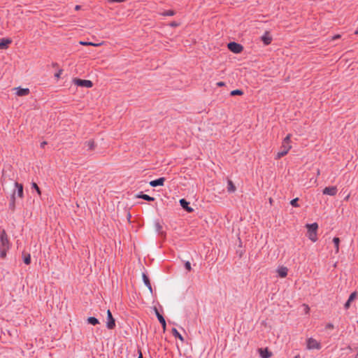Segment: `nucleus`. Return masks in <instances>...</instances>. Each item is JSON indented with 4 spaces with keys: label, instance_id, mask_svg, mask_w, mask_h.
Segmentation results:
<instances>
[{
    "label": "nucleus",
    "instance_id": "21",
    "mask_svg": "<svg viewBox=\"0 0 358 358\" xmlns=\"http://www.w3.org/2000/svg\"><path fill=\"white\" fill-rule=\"evenodd\" d=\"M236 188L234 185V182L231 180H228L227 181V191L229 193L234 192Z\"/></svg>",
    "mask_w": 358,
    "mask_h": 358
},
{
    "label": "nucleus",
    "instance_id": "34",
    "mask_svg": "<svg viewBox=\"0 0 358 358\" xmlns=\"http://www.w3.org/2000/svg\"><path fill=\"white\" fill-rule=\"evenodd\" d=\"M185 268H186L188 271H191L192 267H191L190 262H189V261H187V262H185Z\"/></svg>",
    "mask_w": 358,
    "mask_h": 358
},
{
    "label": "nucleus",
    "instance_id": "47",
    "mask_svg": "<svg viewBox=\"0 0 358 358\" xmlns=\"http://www.w3.org/2000/svg\"><path fill=\"white\" fill-rule=\"evenodd\" d=\"M355 34H358V29L355 31Z\"/></svg>",
    "mask_w": 358,
    "mask_h": 358
},
{
    "label": "nucleus",
    "instance_id": "42",
    "mask_svg": "<svg viewBox=\"0 0 358 358\" xmlns=\"http://www.w3.org/2000/svg\"><path fill=\"white\" fill-rule=\"evenodd\" d=\"M170 25H171V27H177V26H178V24L177 22H171V23L170 24Z\"/></svg>",
    "mask_w": 358,
    "mask_h": 358
},
{
    "label": "nucleus",
    "instance_id": "48",
    "mask_svg": "<svg viewBox=\"0 0 358 358\" xmlns=\"http://www.w3.org/2000/svg\"><path fill=\"white\" fill-rule=\"evenodd\" d=\"M357 323H358V320H357Z\"/></svg>",
    "mask_w": 358,
    "mask_h": 358
},
{
    "label": "nucleus",
    "instance_id": "43",
    "mask_svg": "<svg viewBox=\"0 0 358 358\" xmlns=\"http://www.w3.org/2000/svg\"><path fill=\"white\" fill-rule=\"evenodd\" d=\"M46 144H47V142H46V141H43V142L41 143V148H43Z\"/></svg>",
    "mask_w": 358,
    "mask_h": 358
},
{
    "label": "nucleus",
    "instance_id": "9",
    "mask_svg": "<svg viewBox=\"0 0 358 358\" xmlns=\"http://www.w3.org/2000/svg\"><path fill=\"white\" fill-rule=\"evenodd\" d=\"M166 179L164 177L157 178L156 180H152L150 182V185L151 187H155L157 186H163Z\"/></svg>",
    "mask_w": 358,
    "mask_h": 358
},
{
    "label": "nucleus",
    "instance_id": "41",
    "mask_svg": "<svg viewBox=\"0 0 358 358\" xmlns=\"http://www.w3.org/2000/svg\"><path fill=\"white\" fill-rule=\"evenodd\" d=\"M224 82H219L217 83V85L219 86V87H222V86H224Z\"/></svg>",
    "mask_w": 358,
    "mask_h": 358
},
{
    "label": "nucleus",
    "instance_id": "23",
    "mask_svg": "<svg viewBox=\"0 0 358 358\" xmlns=\"http://www.w3.org/2000/svg\"><path fill=\"white\" fill-rule=\"evenodd\" d=\"M85 144L87 147L88 150H94L96 148V144L94 140H90L85 142Z\"/></svg>",
    "mask_w": 358,
    "mask_h": 358
},
{
    "label": "nucleus",
    "instance_id": "28",
    "mask_svg": "<svg viewBox=\"0 0 358 358\" xmlns=\"http://www.w3.org/2000/svg\"><path fill=\"white\" fill-rule=\"evenodd\" d=\"M87 322H88L89 324H91L92 325H96V324L99 323V320L96 318L94 317H88Z\"/></svg>",
    "mask_w": 358,
    "mask_h": 358
},
{
    "label": "nucleus",
    "instance_id": "35",
    "mask_svg": "<svg viewBox=\"0 0 358 358\" xmlns=\"http://www.w3.org/2000/svg\"><path fill=\"white\" fill-rule=\"evenodd\" d=\"M303 306L304 308V311H305L306 314H308L310 312L309 306L307 304H303Z\"/></svg>",
    "mask_w": 358,
    "mask_h": 358
},
{
    "label": "nucleus",
    "instance_id": "18",
    "mask_svg": "<svg viewBox=\"0 0 358 358\" xmlns=\"http://www.w3.org/2000/svg\"><path fill=\"white\" fill-rule=\"evenodd\" d=\"M17 95L20 96H27L29 93V90L28 88H20L17 87Z\"/></svg>",
    "mask_w": 358,
    "mask_h": 358
},
{
    "label": "nucleus",
    "instance_id": "30",
    "mask_svg": "<svg viewBox=\"0 0 358 358\" xmlns=\"http://www.w3.org/2000/svg\"><path fill=\"white\" fill-rule=\"evenodd\" d=\"M230 94L231 96L242 95L243 94V92L241 90H234L231 92Z\"/></svg>",
    "mask_w": 358,
    "mask_h": 358
},
{
    "label": "nucleus",
    "instance_id": "40",
    "mask_svg": "<svg viewBox=\"0 0 358 358\" xmlns=\"http://www.w3.org/2000/svg\"><path fill=\"white\" fill-rule=\"evenodd\" d=\"M340 38H341V35L336 34V35H335V36H334L332 37V40L334 41V40H336V39Z\"/></svg>",
    "mask_w": 358,
    "mask_h": 358
},
{
    "label": "nucleus",
    "instance_id": "29",
    "mask_svg": "<svg viewBox=\"0 0 358 358\" xmlns=\"http://www.w3.org/2000/svg\"><path fill=\"white\" fill-rule=\"evenodd\" d=\"M160 15H162L163 16H173L175 15V12L173 10H165L162 13H160Z\"/></svg>",
    "mask_w": 358,
    "mask_h": 358
},
{
    "label": "nucleus",
    "instance_id": "37",
    "mask_svg": "<svg viewBox=\"0 0 358 358\" xmlns=\"http://www.w3.org/2000/svg\"><path fill=\"white\" fill-rule=\"evenodd\" d=\"M334 324H331V323H328L327 325H326V329H329V330H331L334 329Z\"/></svg>",
    "mask_w": 358,
    "mask_h": 358
},
{
    "label": "nucleus",
    "instance_id": "3",
    "mask_svg": "<svg viewBox=\"0 0 358 358\" xmlns=\"http://www.w3.org/2000/svg\"><path fill=\"white\" fill-rule=\"evenodd\" d=\"M73 82L75 85L80 86V87L90 88L93 86L92 82L89 80H82L80 78H74L73 80Z\"/></svg>",
    "mask_w": 358,
    "mask_h": 358
},
{
    "label": "nucleus",
    "instance_id": "14",
    "mask_svg": "<svg viewBox=\"0 0 358 358\" xmlns=\"http://www.w3.org/2000/svg\"><path fill=\"white\" fill-rule=\"evenodd\" d=\"M180 206L185 208L187 212L191 213L193 211V208L189 206V203L185 199H181L180 200Z\"/></svg>",
    "mask_w": 358,
    "mask_h": 358
},
{
    "label": "nucleus",
    "instance_id": "45",
    "mask_svg": "<svg viewBox=\"0 0 358 358\" xmlns=\"http://www.w3.org/2000/svg\"><path fill=\"white\" fill-rule=\"evenodd\" d=\"M138 358H143V355H142V353H141V351L139 352V356H138Z\"/></svg>",
    "mask_w": 358,
    "mask_h": 358
},
{
    "label": "nucleus",
    "instance_id": "7",
    "mask_svg": "<svg viewBox=\"0 0 358 358\" xmlns=\"http://www.w3.org/2000/svg\"><path fill=\"white\" fill-rule=\"evenodd\" d=\"M338 192V189L336 186L326 187L323 190L322 193L326 195L335 196Z\"/></svg>",
    "mask_w": 358,
    "mask_h": 358
},
{
    "label": "nucleus",
    "instance_id": "17",
    "mask_svg": "<svg viewBox=\"0 0 358 358\" xmlns=\"http://www.w3.org/2000/svg\"><path fill=\"white\" fill-rule=\"evenodd\" d=\"M155 313H156V315H157L159 322L162 324L163 330L164 331L166 330V321H165L164 317L158 312L157 308H155Z\"/></svg>",
    "mask_w": 358,
    "mask_h": 358
},
{
    "label": "nucleus",
    "instance_id": "8",
    "mask_svg": "<svg viewBox=\"0 0 358 358\" xmlns=\"http://www.w3.org/2000/svg\"><path fill=\"white\" fill-rule=\"evenodd\" d=\"M358 297V293L357 292H352L346 303L344 305L345 309H348L350 307L351 303Z\"/></svg>",
    "mask_w": 358,
    "mask_h": 358
},
{
    "label": "nucleus",
    "instance_id": "32",
    "mask_svg": "<svg viewBox=\"0 0 358 358\" xmlns=\"http://www.w3.org/2000/svg\"><path fill=\"white\" fill-rule=\"evenodd\" d=\"M31 187L33 189H35L38 193V195H41V190H40V188L38 187V186L37 185L36 183L35 182H33L32 185H31Z\"/></svg>",
    "mask_w": 358,
    "mask_h": 358
},
{
    "label": "nucleus",
    "instance_id": "22",
    "mask_svg": "<svg viewBox=\"0 0 358 358\" xmlns=\"http://www.w3.org/2000/svg\"><path fill=\"white\" fill-rule=\"evenodd\" d=\"M22 258L24 264L27 265H29L31 263V256L29 253H27L25 251H23Z\"/></svg>",
    "mask_w": 358,
    "mask_h": 358
},
{
    "label": "nucleus",
    "instance_id": "46",
    "mask_svg": "<svg viewBox=\"0 0 358 358\" xmlns=\"http://www.w3.org/2000/svg\"><path fill=\"white\" fill-rule=\"evenodd\" d=\"M350 197V195H348L345 198V200H348Z\"/></svg>",
    "mask_w": 358,
    "mask_h": 358
},
{
    "label": "nucleus",
    "instance_id": "27",
    "mask_svg": "<svg viewBox=\"0 0 358 358\" xmlns=\"http://www.w3.org/2000/svg\"><path fill=\"white\" fill-rule=\"evenodd\" d=\"M15 192H13L12 196H11V200L9 203L10 208L12 210H14L15 208Z\"/></svg>",
    "mask_w": 358,
    "mask_h": 358
},
{
    "label": "nucleus",
    "instance_id": "4",
    "mask_svg": "<svg viewBox=\"0 0 358 358\" xmlns=\"http://www.w3.org/2000/svg\"><path fill=\"white\" fill-rule=\"evenodd\" d=\"M307 348L308 350H320L321 348V344L316 339L309 338L307 340Z\"/></svg>",
    "mask_w": 358,
    "mask_h": 358
},
{
    "label": "nucleus",
    "instance_id": "36",
    "mask_svg": "<svg viewBox=\"0 0 358 358\" xmlns=\"http://www.w3.org/2000/svg\"><path fill=\"white\" fill-rule=\"evenodd\" d=\"M6 255V251L3 249V250H0V256L2 258H4Z\"/></svg>",
    "mask_w": 358,
    "mask_h": 358
},
{
    "label": "nucleus",
    "instance_id": "6",
    "mask_svg": "<svg viewBox=\"0 0 358 358\" xmlns=\"http://www.w3.org/2000/svg\"><path fill=\"white\" fill-rule=\"evenodd\" d=\"M106 327L109 329H113L115 327V319L113 318L112 313L110 310H107V322Z\"/></svg>",
    "mask_w": 358,
    "mask_h": 358
},
{
    "label": "nucleus",
    "instance_id": "5",
    "mask_svg": "<svg viewBox=\"0 0 358 358\" xmlns=\"http://www.w3.org/2000/svg\"><path fill=\"white\" fill-rule=\"evenodd\" d=\"M228 48L230 51H231L234 53H240L242 52L243 47L236 42H230L228 43Z\"/></svg>",
    "mask_w": 358,
    "mask_h": 358
},
{
    "label": "nucleus",
    "instance_id": "31",
    "mask_svg": "<svg viewBox=\"0 0 358 358\" xmlns=\"http://www.w3.org/2000/svg\"><path fill=\"white\" fill-rule=\"evenodd\" d=\"M298 201H299V199L298 198H295L294 199H292L291 201H290V204L293 206V207H299V205L298 204Z\"/></svg>",
    "mask_w": 358,
    "mask_h": 358
},
{
    "label": "nucleus",
    "instance_id": "38",
    "mask_svg": "<svg viewBox=\"0 0 358 358\" xmlns=\"http://www.w3.org/2000/svg\"><path fill=\"white\" fill-rule=\"evenodd\" d=\"M109 2L110 3H122V2H125L127 0H108Z\"/></svg>",
    "mask_w": 358,
    "mask_h": 358
},
{
    "label": "nucleus",
    "instance_id": "20",
    "mask_svg": "<svg viewBox=\"0 0 358 358\" xmlns=\"http://www.w3.org/2000/svg\"><path fill=\"white\" fill-rule=\"evenodd\" d=\"M137 198L143 199L148 201H153L155 200L154 197H152L148 194H145L143 192H141L139 194H138Z\"/></svg>",
    "mask_w": 358,
    "mask_h": 358
},
{
    "label": "nucleus",
    "instance_id": "26",
    "mask_svg": "<svg viewBox=\"0 0 358 358\" xmlns=\"http://www.w3.org/2000/svg\"><path fill=\"white\" fill-rule=\"evenodd\" d=\"M143 279L145 285L148 287V288L150 290V292H152V287H151L150 280L145 274H143Z\"/></svg>",
    "mask_w": 358,
    "mask_h": 358
},
{
    "label": "nucleus",
    "instance_id": "10",
    "mask_svg": "<svg viewBox=\"0 0 358 358\" xmlns=\"http://www.w3.org/2000/svg\"><path fill=\"white\" fill-rule=\"evenodd\" d=\"M15 189L13 192H15V194H17V196L20 198L23 197V185L17 182H15Z\"/></svg>",
    "mask_w": 358,
    "mask_h": 358
},
{
    "label": "nucleus",
    "instance_id": "44",
    "mask_svg": "<svg viewBox=\"0 0 358 358\" xmlns=\"http://www.w3.org/2000/svg\"><path fill=\"white\" fill-rule=\"evenodd\" d=\"M81 6L80 5H76L75 6V10H79L80 9Z\"/></svg>",
    "mask_w": 358,
    "mask_h": 358
},
{
    "label": "nucleus",
    "instance_id": "15",
    "mask_svg": "<svg viewBox=\"0 0 358 358\" xmlns=\"http://www.w3.org/2000/svg\"><path fill=\"white\" fill-rule=\"evenodd\" d=\"M0 241L1 242L2 246H6L8 244V238L6 233L4 230L2 231L1 235H0Z\"/></svg>",
    "mask_w": 358,
    "mask_h": 358
},
{
    "label": "nucleus",
    "instance_id": "2",
    "mask_svg": "<svg viewBox=\"0 0 358 358\" xmlns=\"http://www.w3.org/2000/svg\"><path fill=\"white\" fill-rule=\"evenodd\" d=\"M308 237L313 241H315L317 238V230L318 228V225L316 222L307 224Z\"/></svg>",
    "mask_w": 358,
    "mask_h": 358
},
{
    "label": "nucleus",
    "instance_id": "1",
    "mask_svg": "<svg viewBox=\"0 0 358 358\" xmlns=\"http://www.w3.org/2000/svg\"><path fill=\"white\" fill-rule=\"evenodd\" d=\"M291 134H287L286 137L283 139L282 142V145L280 147V151L276 154L275 157V159H280L281 157L286 155L289 150L292 148L291 143Z\"/></svg>",
    "mask_w": 358,
    "mask_h": 358
},
{
    "label": "nucleus",
    "instance_id": "49",
    "mask_svg": "<svg viewBox=\"0 0 358 358\" xmlns=\"http://www.w3.org/2000/svg\"><path fill=\"white\" fill-rule=\"evenodd\" d=\"M296 358H297V357H296Z\"/></svg>",
    "mask_w": 358,
    "mask_h": 358
},
{
    "label": "nucleus",
    "instance_id": "11",
    "mask_svg": "<svg viewBox=\"0 0 358 358\" xmlns=\"http://www.w3.org/2000/svg\"><path fill=\"white\" fill-rule=\"evenodd\" d=\"M12 43V40L8 38H3L0 40V49L8 48V45Z\"/></svg>",
    "mask_w": 358,
    "mask_h": 358
},
{
    "label": "nucleus",
    "instance_id": "24",
    "mask_svg": "<svg viewBox=\"0 0 358 358\" xmlns=\"http://www.w3.org/2000/svg\"><path fill=\"white\" fill-rule=\"evenodd\" d=\"M172 334L173 335L179 338L182 342H184V338L182 336V335L177 331V329L176 328H173L172 329Z\"/></svg>",
    "mask_w": 358,
    "mask_h": 358
},
{
    "label": "nucleus",
    "instance_id": "25",
    "mask_svg": "<svg viewBox=\"0 0 358 358\" xmlns=\"http://www.w3.org/2000/svg\"><path fill=\"white\" fill-rule=\"evenodd\" d=\"M79 43L82 45H92V46H94V47H97V46H99L101 45V43H94L92 42H87V41H80L79 42Z\"/></svg>",
    "mask_w": 358,
    "mask_h": 358
},
{
    "label": "nucleus",
    "instance_id": "39",
    "mask_svg": "<svg viewBox=\"0 0 358 358\" xmlns=\"http://www.w3.org/2000/svg\"><path fill=\"white\" fill-rule=\"evenodd\" d=\"M62 70H59L57 73L55 74V77L57 79L60 78V76L62 74Z\"/></svg>",
    "mask_w": 358,
    "mask_h": 358
},
{
    "label": "nucleus",
    "instance_id": "16",
    "mask_svg": "<svg viewBox=\"0 0 358 358\" xmlns=\"http://www.w3.org/2000/svg\"><path fill=\"white\" fill-rule=\"evenodd\" d=\"M287 268L285 266H281L277 270V273L280 278H285L287 275Z\"/></svg>",
    "mask_w": 358,
    "mask_h": 358
},
{
    "label": "nucleus",
    "instance_id": "13",
    "mask_svg": "<svg viewBox=\"0 0 358 358\" xmlns=\"http://www.w3.org/2000/svg\"><path fill=\"white\" fill-rule=\"evenodd\" d=\"M262 41L266 45H268L271 43L272 38L268 31H266L264 34L262 36Z\"/></svg>",
    "mask_w": 358,
    "mask_h": 358
},
{
    "label": "nucleus",
    "instance_id": "19",
    "mask_svg": "<svg viewBox=\"0 0 358 358\" xmlns=\"http://www.w3.org/2000/svg\"><path fill=\"white\" fill-rule=\"evenodd\" d=\"M155 229L156 232H157L159 235L164 236L163 227H162V225L160 224V222H156L155 223Z\"/></svg>",
    "mask_w": 358,
    "mask_h": 358
},
{
    "label": "nucleus",
    "instance_id": "33",
    "mask_svg": "<svg viewBox=\"0 0 358 358\" xmlns=\"http://www.w3.org/2000/svg\"><path fill=\"white\" fill-rule=\"evenodd\" d=\"M333 243L334 244L335 246H338L339 243H340V239L338 237H334L333 238Z\"/></svg>",
    "mask_w": 358,
    "mask_h": 358
},
{
    "label": "nucleus",
    "instance_id": "12",
    "mask_svg": "<svg viewBox=\"0 0 358 358\" xmlns=\"http://www.w3.org/2000/svg\"><path fill=\"white\" fill-rule=\"evenodd\" d=\"M258 352L262 358H269L272 356V353L267 348H259Z\"/></svg>",
    "mask_w": 358,
    "mask_h": 358
}]
</instances>
